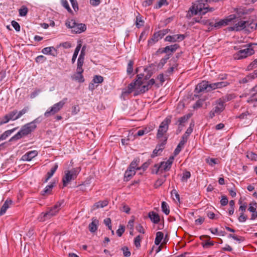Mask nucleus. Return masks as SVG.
Returning a JSON list of instances; mask_svg holds the SVG:
<instances>
[{
    "mask_svg": "<svg viewBox=\"0 0 257 257\" xmlns=\"http://www.w3.org/2000/svg\"><path fill=\"white\" fill-rule=\"evenodd\" d=\"M145 77L143 73L138 74L135 81L131 83L127 89L122 92V96H125L135 91L134 95H138L141 93L145 92Z\"/></svg>",
    "mask_w": 257,
    "mask_h": 257,
    "instance_id": "f257e3e1",
    "label": "nucleus"
},
{
    "mask_svg": "<svg viewBox=\"0 0 257 257\" xmlns=\"http://www.w3.org/2000/svg\"><path fill=\"white\" fill-rule=\"evenodd\" d=\"M171 116H168L161 123L158 130L157 137L158 139H160V141H161L162 142L157 145L155 149L160 153L162 152L164 149V146L166 144L167 137L164 136V135L168 130L169 125L171 123Z\"/></svg>",
    "mask_w": 257,
    "mask_h": 257,
    "instance_id": "f03ea898",
    "label": "nucleus"
},
{
    "mask_svg": "<svg viewBox=\"0 0 257 257\" xmlns=\"http://www.w3.org/2000/svg\"><path fill=\"white\" fill-rule=\"evenodd\" d=\"M206 0H199L193 3L192 6L189 9L186 15V18L189 19L193 16L199 14L204 15L208 12L214 11L213 8H208L206 4Z\"/></svg>",
    "mask_w": 257,
    "mask_h": 257,
    "instance_id": "7ed1b4c3",
    "label": "nucleus"
},
{
    "mask_svg": "<svg viewBox=\"0 0 257 257\" xmlns=\"http://www.w3.org/2000/svg\"><path fill=\"white\" fill-rule=\"evenodd\" d=\"M36 127L37 125H34L33 123H28L25 124L17 134L9 140V142L18 140L23 137L28 135L33 132Z\"/></svg>",
    "mask_w": 257,
    "mask_h": 257,
    "instance_id": "20e7f679",
    "label": "nucleus"
},
{
    "mask_svg": "<svg viewBox=\"0 0 257 257\" xmlns=\"http://www.w3.org/2000/svg\"><path fill=\"white\" fill-rule=\"evenodd\" d=\"M64 203L63 200L58 201L49 211L46 212H42L39 216L38 219L40 221L44 222L47 219L51 218L52 216H55L60 210L61 205Z\"/></svg>",
    "mask_w": 257,
    "mask_h": 257,
    "instance_id": "39448f33",
    "label": "nucleus"
},
{
    "mask_svg": "<svg viewBox=\"0 0 257 257\" xmlns=\"http://www.w3.org/2000/svg\"><path fill=\"white\" fill-rule=\"evenodd\" d=\"M80 171V169L73 168L70 170L65 172V175L63 177L62 182L64 186H66L71 181L75 180Z\"/></svg>",
    "mask_w": 257,
    "mask_h": 257,
    "instance_id": "423d86ee",
    "label": "nucleus"
},
{
    "mask_svg": "<svg viewBox=\"0 0 257 257\" xmlns=\"http://www.w3.org/2000/svg\"><path fill=\"white\" fill-rule=\"evenodd\" d=\"M254 53V51L251 46H244L243 49H240L234 54L233 58L235 60H239L250 56L253 54Z\"/></svg>",
    "mask_w": 257,
    "mask_h": 257,
    "instance_id": "0eeeda50",
    "label": "nucleus"
},
{
    "mask_svg": "<svg viewBox=\"0 0 257 257\" xmlns=\"http://www.w3.org/2000/svg\"><path fill=\"white\" fill-rule=\"evenodd\" d=\"M67 100V98H64L61 101L54 104L45 112L44 116L46 117H48L57 113L61 108H62Z\"/></svg>",
    "mask_w": 257,
    "mask_h": 257,
    "instance_id": "6e6552de",
    "label": "nucleus"
},
{
    "mask_svg": "<svg viewBox=\"0 0 257 257\" xmlns=\"http://www.w3.org/2000/svg\"><path fill=\"white\" fill-rule=\"evenodd\" d=\"M66 26L72 29V31L76 34H80L86 30V26L84 24L78 23L74 20H71L66 23Z\"/></svg>",
    "mask_w": 257,
    "mask_h": 257,
    "instance_id": "1a4fd4ad",
    "label": "nucleus"
},
{
    "mask_svg": "<svg viewBox=\"0 0 257 257\" xmlns=\"http://www.w3.org/2000/svg\"><path fill=\"white\" fill-rule=\"evenodd\" d=\"M236 16L235 15H230L224 19L220 20L219 21L215 23H209V26L216 28H220L222 26L228 25L229 23L236 20Z\"/></svg>",
    "mask_w": 257,
    "mask_h": 257,
    "instance_id": "9d476101",
    "label": "nucleus"
},
{
    "mask_svg": "<svg viewBox=\"0 0 257 257\" xmlns=\"http://www.w3.org/2000/svg\"><path fill=\"white\" fill-rule=\"evenodd\" d=\"M174 159V157L171 156L166 162H162L159 166L155 165V167L157 169L156 173H158L159 171L162 173L163 171H169L171 167Z\"/></svg>",
    "mask_w": 257,
    "mask_h": 257,
    "instance_id": "9b49d317",
    "label": "nucleus"
},
{
    "mask_svg": "<svg viewBox=\"0 0 257 257\" xmlns=\"http://www.w3.org/2000/svg\"><path fill=\"white\" fill-rule=\"evenodd\" d=\"M169 31L168 29H163L155 33L153 38L148 41V43L149 46H151L154 44L155 42H157L159 39L163 38L164 36L167 34Z\"/></svg>",
    "mask_w": 257,
    "mask_h": 257,
    "instance_id": "f8f14e48",
    "label": "nucleus"
},
{
    "mask_svg": "<svg viewBox=\"0 0 257 257\" xmlns=\"http://www.w3.org/2000/svg\"><path fill=\"white\" fill-rule=\"evenodd\" d=\"M206 90L207 91H209V84L208 83V81H202L200 83H198L194 90V96L197 97L198 95L196 94L201 93L202 92H204Z\"/></svg>",
    "mask_w": 257,
    "mask_h": 257,
    "instance_id": "ddd939ff",
    "label": "nucleus"
},
{
    "mask_svg": "<svg viewBox=\"0 0 257 257\" xmlns=\"http://www.w3.org/2000/svg\"><path fill=\"white\" fill-rule=\"evenodd\" d=\"M236 14H234L236 16V18H244L246 15L250 14L252 12V9H247L244 7H240L236 8L235 10Z\"/></svg>",
    "mask_w": 257,
    "mask_h": 257,
    "instance_id": "4468645a",
    "label": "nucleus"
},
{
    "mask_svg": "<svg viewBox=\"0 0 257 257\" xmlns=\"http://www.w3.org/2000/svg\"><path fill=\"white\" fill-rule=\"evenodd\" d=\"M232 22L235 23L234 26L228 28V31H239L242 30H245V21L240 20L236 23V21H234L233 20Z\"/></svg>",
    "mask_w": 257,
    "mask_h": 257,
    "instance_id": "2eb2a0df",
    "label": "nucleus"
},
{
    "mask_svg": "<svg viewBox=\"0 0 257 257\" xmlns=\"http://www.w3.org/2000/svg\"><path fill=\"white\" fill-rule=\"evenodd\" d=\"M230 84L229 82L227 81H220L215 83L209 84V90H214L216 89H220L228 86Z\"/></svg>",
    "mask_w": 257,
    "mask_h": 257,
    "instance_id": "dca6fc26",
    "label": "nucleus"
},
{
    "mask_svg": "<svg viewBox=\"0 0 257 257\" xmlns=\"http://www.w3.org/2000/svg\"><path fill=\"white\" fill-rule=\"evenodd\" d=\"M179 48V45L178 44H175L174 45H171L170 46H167L163 48L162 50V53H167V54H172L175 52L178 48Z\"/></svg>",
    "mask_w": 257,
    "mask_h": 257,
    "instance_id": "f3484780",
    "label": "nucleus"
},
{
    "mask_svg": "<svg viewBox=\"0 0 257 257\" xmlns=\"http://www.w3.org/2000/svg\"><path fill=\"white\" fill-rule=\"evenodd\" d=\"M215 105L216 106L213 108V109H214L215 112L217 113V114H219L224 110L225 105L222 102H220L219 99L215 101Z\"/></svg>",
    "mask_w": 257,
    "mask_h": 257,
    "instance_id": "a211bd4d",
    "label": "nucleus"
},
{
    "mask_svg": "<svg viewBox=\"0 0 257 257\" xmlns=\"http://www.w3.org/2000/svg\"><path fill=\"white\" fill-rule=\"evenodd\" d=\"M148 217L154 224H158L160 221V217L158 213L153 211L149 212Z\"/></svg>",
    "mask_w": 257,
    "mask_h": 257,
    "instance_id": "6ab92c4d",
    "label": "nucleus"
},
{
    "mask_svg": "<svg viewBox=\"0 0 257 257\" xmlns=\"http://www.w3.org/2000/svg\"><path fill=\"white\" fill-rule=\"evenodd\" d=\"M38 155V152L36 151H32L27 152L26 154L23 155L22 159L23 161H30Z\"/></svg>",
    "mask_w": 257,
    "mask_h": 257,
    "instance_id": "aec40b11",
    "label": "nucleus"
},
{
    "mask_svg": "<svg viewBox=\"0 0 257 257\" xmlns=\"http://www.w3.org/2000/svg\"><path fill=\"white\" fill-rule=\"evenodd\" d=\"M257 28V22L245 21V30L248 32L253 31Z\"/></svg>",
    "mask_w": 257,
    "mask_h": 257,
    "instance_id": "412c9836",
    "label": "nucleus"
},
{
    "mask_svg": "<svg viewBox=\"0 0 257 257\" xmlns=\"http://www.w3.org/2000/svg\"><path fill=\"white\" fill-rule=\"evenodd\" d=\"M108 201L107 200H104L103 201H99L97 202H96L93 204L91 208V211L99 208H103L108 205Z\"/></svg>",
    "mask_w": 257,
    "mask_h": 257,
    "instance_id": "4be33fe9",
    "label": "nucleus"
},
{
    "mask_svg": "<svg viewBox=\"0 0 257 257\" xmlns=\"http://www.w3.org/2000/svg\"><path fill=\"white\" fill-rule=\"evenodd\" d=\"M136 172L135 170L133 169H130V168L128 167L127 170L124 173V180L125 181H129L132 177L135 174Z\"/></svg>",
    "mask_w": 257,
    "mask_h": 257,
    "instance_id": "5701e85b",
    "label": "nucleus"
},
{
    "mask_svg": "<svg viewBox=\"0 0 257 257\" xmlns=\"http://www.w3.org/2000/svg\"><path fill=\"white\" fill-rule=\"evenodd\" d=\"M92 220V221L89 224L88 228L89 231L93 233L95 232L97 229L98 220L95 218H93Z\"/></svg>",
    "mask_w": 257,
    "mask_h": 257,
    "instance_id": "b1692460",
    "label": "nucleus"
},
{
    "mask_svg": "<svg viewBox=\"0 0 257 257\" xmlns=\"http://www.w3.org/2000/svg\"><path fill=\"white\" fill-rule=\"evenodd\" d=\"M12 204V201L11 200H8L7 199L3 206H2L1 210H0V216L3 215L4 214L7 209L9 207L10 205Z\"/></svg>",
    "mask_w": 257,
    "mask_h": 257,
    "instance_id": "393cba45",
    "label": "nucleus"
},
{
    "mask_svg": "<svg viewBox=\"0 0 257 257\" xmlns=\"http://www.w3.org/2000/svg\"><path fill=\"white\" fill-rule=\"evenodd\" d=\"M58 165L55 164L54 166L51 169L50 171L48 172L47 174V177L44 181V183H46L52 177L58 168Z\"/></svg>",
    "mask_w": 257,
    "mask_h": 257,
    "instance_id": "a878e982",
    "label": "nucleus"
},
{
    "mask_svg": "<svg viewBox=\"0 0 257 257\" xmlns=\"http://www.w3.org/2000/svg\"><path fill=\"white\" fill-rule=\"evenodd\" d=\"M190 117V115H184L179 118L177 123H178V128L180 129V131L182 130V126L184 125V123L187 121V120Z\"/></svg>",
    "mask_w": 257,
    "mask_h": 257,
    "instance_id": "bb28decb",
    "label": "nucleus"
},
{
    "mask_svg": "<svg viewBox=\"0 0 257 257\" xmlns=\"http://www.w3.org/2000/svg\"><path fill=\"white\" fill-rule=\"evenodd\" d=\"M54 186V183H52L50 184L47 185L44 190L42 192L41 194L43 196L50 194Z\"/></svg>",
    "mask_w": 257,
    "mask_h": 257,
    "instance_id": "cd10ccee",
    "label": "nucleus"
},
{
    "mask_svg": "<svg viewBox=\"0 0 257 257\" xmlns=\"http://www.w3.org/2000/svg\"><path fill=\"white\" fill-rule=\"evenodd\" d=\"M52 50H54L55 52H57V50L55 49V48L53 47H46L42 49V52L44 54H50L52 55L53 56H55L56 54L53 53H51Z\"/></svg>",
    "mask_w": 257,
    "mask_h": 257,
    "instance_id": "c85d7f7f",
    "label": "nucleus"
},
{
    "mask_svg": "<svg viewBox=\"0 0 257 257\" xmlns=\"http://www.w3.org/2000/svg\"><path fill=\"white\" fill-rule=\"evenodd\" d=\"M170 56H171V54H167L164 56V58H162L159 63L158 64V67L160 68H162L163 66L167 63V60L170 58Z\"/></svg>",
    "mask_w": 257,
    "mask_h": 257,
    "instance_id": "c756f323",
    "label": "nucleus"
},
{
    "mask_svg": "<svg viewBox=\"0 0 257 257\" xmlns=\"http://www.w3.org/2000/svg\"><path fill=\"white\" fill-rule=\"evenodd\" d=\"M17 127H15L12 130H8L5 132L0 136L2 140L3 141L6 140L9 136H10L11 135L12 133L15 131L17 130Z\"/></svg>",
    "mask_w": 257,
    "mask_h": 257,
    "instance_id": "7c9ffc66",
    "label": "nucleus"
},
{
    "mask_svg": "<svg viewBox=\"0 0 257 257\" xmlns=\"http://www.w3.org/2000/svg\"><path fill=\"white\" fill-rule=\"evenodd\" d=\"M234 98V95L232 94H229L225 95L224 96H223L219 99L220 100V102H222L224 104L225 102L231 100Z\"/></svg>",
    "mask_w": 257,
    "mask_h": 257,
    "instance_id": "2f4dec72",
    "label": "nucleus"
},
{
    "mask_svg": "<svg viewBox=\"0 0 257 257\" xmlns=\"http://www.w3.org/2000/svg\"><path fill=\"white\" fill-rule=\"evenodd\" d=\"M139 162L140 159L136 158L133 162H132L128 167L130 168V169L135 170V171L136 170H140L141 168L137 167Z\"/></svg>",
    "mask_w": 257,
    "mask_h": 257,
    "instance_id": "473e14b6",
    "label": "nucleus"
},
{
    "mask_svg": "<svg viewBox=\"0 0 257 257\" xmlns=\"http://www.w3.org/2000/svg\"><path fill=\"white\" fill-rule=\"evenodd\" d=\"M254 77L252 75V74H250L245 77L242 78L241 79L239 80V83H246L250 81H251L252 80L254 79Z\"/></svg>",
    "mask_w": 257,
    "mask_h": 257,
    "instance_id": "72a5a7b5",
    "label": "nucleus"
},
{
    "mask_svg": "<svg viewBox=\"0 0 257 257\" xmlns=\"http://www.w3.org/2000/svg\"><path fill=\"white\" fill-rule=\"evenodd\" d=\"M164 236V234L162 232L158 231L156 233V236L155 240V243L156 245H159L162 241Z\"/></svg>",
    "mask_w": 257,
    "mask_h": 257,
    "instance_id": "f704fd0d",
    "label": "nucleus"
},
{
    "mask_svg": "<svg viewBox=\"0 0 257 257\" xmlns=\"http://www.w3.org/2000/svg\"><path fill=\"white\" fill-rule=\"evenodd\" d=\"M18 110L17 109L13 110V111L10 112L7 114L8 115L9 119L10 120H15L19 119V117H17Z\"/></svg>",
    "mask_w": 257,
    "mask_h": 257,
    "instance_id": "c9c22d12",
    "label": "nucleus"
},
{
    "mask_svg": "<svg viewBox=\"0 0 257 257\" xmlns=\"http://www.w3.org/2000/svg\"><path fill=\"white\" fill-rule=\"evenodd\" d=\"M81 44H79L77 45L76 48H75V50L74 51V52L73 53L72 58V63L73 64L76 59V58L77 57V55L78 54V53L81 49Z\"/></svg>",
    "mask_w": 257,
    "mask_h": 257,
    "instance_id": "e433bc0d",
    "label": "nucleus"
},
{
    "mask_svg": "<svg viewBox=\"0 0 257 257\" xmlns=\"http://www.w3.org/2000/svg\"><path fill=\"white\" fill-rule=\"evenodd\" d=\"M161 208H162V211L166 215H168L169 214L170 209H169V206L168 205V204L166 202L163 201L162 202Z\"/></svg>",
    "mask_w": 257,
    "mask_h": 257,
    "instance_id": "4c0bfd02",
    "label": "nucleus"
},
{
    "mask_svg": "<svg viewBox=\"0 0 257 257\" xmlns=\"http://www.w3.org/2000/svg\"><path fill=\"white\" fill-rule=\"evenodd\" d=\"M144 23V20L142 19V17L138 14V15L136 17V24L138 28L143 26Z\"/></svg>",
    "mask_w": 257,
    "mask_h": 257,
    "instance_id": "58836bf2",
    "label": "nucleus"
},
{
    "mask_svg": "<svg viewBox=\"0 0 257 257\" xmlns=\"http://www.w3.org/2000/svg\"><path fill=\"white\" fill-rule=\"evenodd\" d=\"M194 126V124L192 122L190 124L189 127L187 128L184 134L183 135L184 137H186L188 139L189 136L192 133L193 130V127Z\"/></svg>",
    "mask_w": 257,
    "mask_h": 257,
    "instance_id": "ea45409f",
    "label": "nucleus"
},
{
    "mask_svg": "<svg viewBox=\"0 0 257 257\" xmlns=\"http://www.w3.org/2000/svg\"><path fill=\"white\" fill-rule=\"evenodd\" d=\"M168 3L167 0H158L157 4L154 6L156 9H160L163 6H167Z\"/></svg>",
    "mask_w": 257,
    "mask_h": 257,
    "instance_id": "a19ab883",
    "label": "nucleus"
},
{
    "mask_svg": "<svg viewBox=\"0 0 257 257\" xmlns=\"http://www.w3.org/2000/svg\"><path fill=\"white\" fill-rule=\"evenodd\" d=\"M134 61L132 60H129L127 66V73L128 74H131L132 73L133 71V65H134Z\"/></svg>",
    "mask_w": 257,
    "mask_h": 257,
    "instance_id": "79ce46f5",
    "label": "nucleus"
},
{
    "mask_svg": "<svg viewBox=\"0 0 257 257\" xmlns=\"http://www.w3.org/2000/svg\"><path fill=\"white\" fill-rule=\"evenodd\" d=\"M229 208L228 209V214L229 215H231L234 213L235 202L234 200H230L229 202Z\"/></svg>",
    "mask_w": 257,
    "mask_h": 257,
    "instance_id": "37998d69",
    "label": "nucleus"
},
{
    "mask_svg": "<svg viewBox=\"0 0 257 257\" xmlns=\"http://www.w3.org/2000/svg\"><path fill=\"white\" fill-rule=\"evenodd\" d=\"M103 81V78L100 75H95L92 80V82L95 83H101Z\"/></svg>",
    "mask_w": 257,
    "mask_h": 257,
    "instance_id": "c03bdc74",
    "label": "nucleus"
},
{
    "mask_svg": "<svg viewBox=\"0 0 257 257\" xmlns=\"http://www.w3.org/2000/svg\"><path fill=\"white\" fill-rule=\"evenodd\" d=\"M61 3L62 5L68 11V12L71 14L73 13L67 0H61Z\"/></svg>",
    "mask_w": 257,
    "mask_h": 257,
    "instance_id": "a18cd8bd",
    "label": "nucleus"
},
{
    "mask_svg": "<svg viewBox=\"0 0 257 257\" xmlns=\"http://www.w3.org/2000/svg\"><path fill=\"white\" fill-rule=\"evenodd\" d=\"M191 177V173L189 171H185L183 172V176L181 178L182 182H186L187 179L190 178Z\"/></svg>",
    "mask_w": 257,
    "mask_h": 257,
    "instance_id": "49530a36",
    "label": "nucleus"
},
{
    "mask_svg": "<svg viewBox=\"0 0 257 257\" xmlns=\"http://www.w3.org/2000/svg\"><path fill=\"white\" fill-rule=\"evenodd\" d=\"M206 162L211 166H213L214 165L217 164V160L216 159L210 158L206 159Z\"/></svg>",
    "mask_w": 257,
    "mask_h": 257,
    "instance_id": "de8ad7c7",
    "label": "nucleus"
},
{
    "mask_svg": "<svg viewBox=\"0 0 257 257\" xmlns=\"http://www.w3.org/2000/svg\"><path fill=\"white\" fill-rule=\"evenodd\" d=\"M28 110H29V107L28 106L25 107L24 108H23L20 111H19V112L18 111L17 117H18L19 118H20L23 115L26 113L28 111Z\"/></svg>",
    "mask_w": 257,
    "mask_h": 257,
    "instance_id": "09e8293b",
    "label": "nucleus"
},
{
    "mask_svg": "<svg viewBox=\"0 0 257 257\" xmlns=\"http://www.w3.org/2000/svg\"><path fill=\"white\" fill-rule=\"evenodd\" d=\"M28 12V8L26 7H22L21 9L19 10V15L20 16H25Z\"/></svg>",
    "mask_w": 257,
    "mask_h": 257,
    "instance_id": "8fccbe9b",
    "label": "nucleus"
},
{
    "mask_svg": "<svg viewBox=\"0 0 257 257\" xmlns=\"http://www.w3.org/2000/svg\"><path fill=\"white\" fill-rule=\"evenodd\" d=\"M125 230V227L123 225H120L119 228L116 230V234L119 236L120 237L123 233Z\"/></svg>",
    "mask_w": 257,
    "mask_h": 257,
    "instance_id": "3c124183",
    "label": "nucleus"
},
{
    "mask_svg": "<svg viewBox=\"0 0 257 257\" xmlns=\"http://www.w3.org/2000/svg\"><path fill=\"white\" fill-rule=\"evenodd\" d=\"M121 250L122 251L123 254L124 256L128 257L131 255V252L127 247L124 246L121 248Z\"/></svg>",
    "mask_w": 257,
    "mask_h": 257,
    "instance_id": "603ef678",
    "label": "nucleus"
},
{
    "mask_svg": "<svg viewBox=\"0 0 257 257\" xmlns=\"http://www.w3.org/2000/svg\"><path fill=\"white\" fill-rule=\"evenodd\" d=\"M74 79L75 80L78 81L79 82H83L84 81V79L82 74L76 73Z\"/></svg>",
    "mask_w": 257,
    "mask_h": 257,
    "instance_id": "864d4df0",
    "label": "nucleus"
},
{
    "mask_svg": "<svg viewBox=\"0 0 257 257\" xmlns=\"http://www.w3.org/2000/svg\"><path fill=\"white\" fill-rule=\"evenodd\" d=\"M165 40L166 41L170 42H175L177 41V39L176 37H175V35L173 36H167Z\"/></svg>",
    "mask_w": 257,
    "mask_h": 257,
    "instance_id": "5fc2aeb1",
    "label": "nucleus"
},
{
    "mask_svg": "<svg viewBox=\"0 0 257 257\" xmlns=\"http://www.w3.org/2000/svg\"><path fill=\"white\" fill-rule=\"evenodd\" d=\"M250 115H251L250 113H249L248 111H246L245 112H243L241 114H240L238 116V118H240L241 119H247V116Z\"/></svg>",
    "mask_w": 257,
    "mask_h": 257,
    "instance_id": "6e6d98bb",
    "label": "nucleus"
},
{
    "mask_svg": "<svg viewBox=\"0 0 257 257\" xmlns=\"http://www.w3.org/2000/svg\"><path fill=\"white\" fill-rule=\"evenodd\" d=\"M166 175H165V176H164V178L157 180L156 181V182L155 186H156V187L160 186H161L162 184H163L164 183V182L165 181V180H166Z\"/></svg>",
    "mask_w": 257,
    "mask_h": 257,
    "instance_id": "4d7b16f0",
    "label": "nucleus"
},
{
    "mask_svg": "<svg viewBox=\"0 0 257 257\" xmlns=\"http://www.w3.org/2000/svg\"><path fill=\"white\" fill-rule=\"evenodd\" d=\"M228 202L227 197L225 195L222 196L221 199L220 200V204L222 206H225Z\"/></svg>",
    "mask_w": 257,
    "mask_h": 257,
    "instance_id": "13d9d810",
    "label": "nucleus"
},
{
    "mask_svg": "<svg viewBox=\"0 0 257 257\" xmlns=\"http://www.w3.org/2000/svg\"><path fill=\"white\" fill-rule=\"evenodd\" d=\"M12 25L14 27V28L16 30V31L19 32L20 31V26L18 22L15 21H13L12 22Z\"/></svg>",
    "mask_w": 257,
    "mask_h": 257,
    "instance_id": "bf43d9fd",
    "label": "nucleus"
},
{
    "mask_svg": "<svg viewBox=\"0 0 257 257\" xmlns=\"http://www.w3.org/2000/svg\"><path fill=\"white\" fill-rule=\"evenodd\" d=\"M228 236V237L232 238L233 239H234L236 241H238L239 242L243 240V238L242 237H240V236L238 237V236L235 235L234 234H229Z\"/></svg>",
    "mask_w": 257,
    "mask_h": 257,
    "instance_id": "052dcab7",
    "label": "nucleus"
},
{
    "mask_svg": "<svg viewBox=\"0 0 257 257\" xmlns=\"http://www.w3.org/2000/svg\"><path fill=\"white\" fill-rule=\"evenodd\" d=\"M247 217V216L244 215V213H240V215L238 217V221L240 222H245Z\"/></svg>",
    "mask_w": 257,
    "mask_h": 257,
    "instance_id": "680f3d73",
    "label": "nucleus"
},
{
    "mask_svg": "<svg viewBox=\"0 0 257 257\" xmlns=\"http://www.w3.org/2000/svg\"><path fill=\"white\" fill-rule=\"evenodd\" d=\"M155 124L153 123H149L147 127H146V133H148L152 131L155 128Z\"/></svg>",
    "mask_w": 257,
    "mask_h": 257,
    "instance_id": "e2e57ef3",
    "label": "nucleus"
},
{
    "mask_svg": "<svg viewBox=\"0 0 257 257\" xmlns=\"http://www.w3.org/2000/svg\"><path fill=\"white\" fill-rule=\"evenodd\" d=\"M10 120V119H9V117L8 115L7 114L6 115H5L2 118V120L0 121V125L6 123L8 122Z\"/></svg>",
    "mask_w": 257,
    "mask_h": 257,
    "instance_id": "0e129e2a",
    "label": "nucleus"
},
{
    "mask_svg": "<svg viewBox=\"0 0 257 257\" xmlns=\"http://www.w3.org/2000/svg\"><path fill=\"white\" fill-rule=\"evenodd\" d=\"M183 146L180 145V144H178L174 152V155L176 156L178 155L180 151H181L182 149L183 148Z\"/></svg>",
    "mask_w": 257,
    "mask_h": 257,
    "instance_id": "69168bd1",
    "label": "nucleus"
},
{
    "mask_svg": "<svg viewBox=\"0 0 257 257\" xmlns=\"http://www.w3.org/2000/svg\"><path fill=\"white\" fill-rule=\"evenodd\" d=\"M248 102L250 101H257V92L256 93H253L250 96L249 99L247 100Z\"/></svg>",
    "mask_w": 257,
    "mask_h": 257,
    "instance_id": "338daca9",
    "label": "nucleus"
},
{
    "mask_svg": "<svg viewBox=\"0 0 257 257\" xmlns=\"http://www.w3.org/2000/svg\"><path fill=\"white\" fill-rule=\"evenodd\" d=\"M256 66H257V58L249 64V65L248 66V69H252L254 67H255Z\"/></svg>",
    "mask_w": 257,
    "mask_h": 257,
    "instance_id": "774afa93",
    "label": "nucleus"
}]
</instances>
